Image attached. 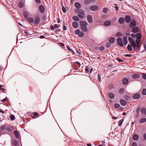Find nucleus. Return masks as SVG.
Masks as SVG:
<instances>
[{
	"mask_svg": "<svg viewBox=\"0 0 146 146\" xmlns=\"http://www.w3.org/2000/svg\"><path fill=\"white\" fill-rule=\"evenodd\" d=\"M132 146H137V144L136 142H133L132 143Z\"/></svg>",
	"mask_w": 146,
	"mask_h": 146,
	"instance_id": "603ef678",
	"label": "nucleus"
},
{
	"mask_svg": "<svg viewBox=\"0 0 146 146\" xmlns=\"http://www.w3.org/2000/svg\"><path fill=\"white\" fill-rule=\"evenodd\" d=\"M98 6L96 5H93L90 8V9L92 11H96L98 9Z\"/></svg>",
	"mask_w": 146,
	"mask_h": 146,
	"instance_id": "423d86ee",
	"label": "nucleus"
},
{
	"mask_svg": "<svg viewBox=\"0 0 146 146\" xmlns=\"http://www.w3.org/2000/svg\"><path fill=\"white\" fill-rule=\"evenodd\" d=\"M139 44H136V45L135 47H133V49L135 50H136L137 48H139Z\"/></svg>",
	"mask_w": 146,
	"mask_h": 146,
	"instance_id": "2f4dec72",
	"label": "nucleus"
},
{
	"mask_svg": "<svg viewBox=\"0 0 146 146\" xmlns=\"http://www.w3.org/2000/svg\"><path fill=\"white\" fill-rule=\"evenodd\" d=\"M142 93L143 95H146V89H144L142 90Z\"/></svg>",
	"mask_w": 146,
	"mask_h": 146,
	"instance_id": "c9c22d12",
	"label": "nucleus"
},
{
	"mask_svg": "<svg viewBox=\"0 0 146 146\" xmlns=\"http://www.w3.org/2000/svg\"><path fill=\"white\" fill-rule=\"evenodd\" d=\"M117 44L120 46H123V44L122 42V40L121 38H118L117 39Z\"/></svg>",
	"mask_w": 146,
	"mask_h": 146,
	"instance_id": "0eeeda50",
	"label": "nucleus"
},
{
	"mask_svg": "<svg viewBox=\"0 0 146 146\" xmlns=\"http://www.w3.org/2000/svg\"><path fill=\"white\" fill-rule=\"evenodd\" d=\"M91 3V0H86L84 1V3L86 4H88Z\"/></svg>",
	"mask_w": 146,
	"mask_h": 146,
	"instance_id": "4c0bfd02",
	"label": "nucleus"
},
{
	"mask_svg": "<svg viewBox=\"0 0 146 146\" xmlns=\"http://www.w3.org/2000/svg\"><path fill=\"white\" fill-rule=\"evenodd\" d=\"M120 105L119 104L116 103L115 104L114 107L116 108H118L119 107Z\"/></svg>",
	"mask_w": 146,
	"mask_h": 146,
	"instance_id": "a19ab883",
	"label": "nucleus"
},
{
	"mask_svg": "<svg viewBox=\"0 0 146 146\" xmlns=\"http://www.w3.org/2000/svg\"><path fill=\"white\" fill-rule=\"evenodd\" d=\"M10 118L11 120H14L15 119V117L14 115H12L10 116Z\"/></svg>",
	"mask_w": 146,
	"mask_h": 146,
	"instance_id": "ea45409f",
	"label": "nucleus"
},
{
	"mask_svg": "<svg viewBox=\"0 0 146 146\" xmlns=\"http://www.w3.org/2000/svg\"><path fill=\"white\" fill-rule=\"evenodd\" d=\"M92 70H93V68L90 66V68L89 69V71L88 72H89V73H91V72L92 71Z\"/></svg>",
	"mask_w": 146,
	"mask_h": 146,
	"instance_id": "13d9d810",
	"label": "nucleus"
},
{
	"mask_svg": "<svg viewBox=\"0 0 146 146\" xmlns=\"http://www.w3.org/2000/svg\"><path fill=\"white\" fill-rule=\"evenodd\" d=\"M123 42L125 45H126L127 44V38L126 36H124L123 37Z\"/></svg>",
	"mask_w": 146,
	"mask_h": 146,
	"instance_id": "f8f14e48",
	"label": "nucleus"
},
{
	"mask_svg": "<svg viewBox=\"0 0 146 146\" xmlns=\"http://www.w3.org/2000/svg\"><path fill=\"white\" fill-rule=\"evenodd\" d=\"M90 68V66L88 65L85 68V70L86 72H88L89 71V69Z\"/></svg>",
	"mask_w": 146,
	"mask_h": 146,
	"instance_id": "473e14b6",
	"label": "nucleus"
},
{
	"mask_svg": "<svg viewBox=\"0 0 146 146\" xmlns=\"http://www.w3.org/2000/svg\"><path fill=\"white\" fill-rule=\"evenodd\" d=\"M12 144L13 145L16 146L17 145L18 143L16 140H13L12 141Z\"/></svg>",
	"mask_w": 146,
	"mask_h": 146,
	"instance_id": "e433bc0d",
	"label": "nucleus"
},
{
	"mask_svg": "<svg viewBox=\"0 0 146 146\" xmlns=\"http://www.w3.org/2000/svg\"><path fill=\"white\" fill-rule=\"evenodd\" d=\"M74 33L76 35H78V36L80 37H82L84 35L82 31H80V30L78 29L76 30Z\"/></svg>",
	"mask_w": 146,
	"mask_h": 146,
	"instance_id": "7ed1b4c3",
	"label": "nucleus"
},
{
	"mask_svg": "<svg viewBox=\"0 0 146 146\" xmlns=\"http://www.w3.org/2000/svg\"><path fill=\"white\" fill-rule=\"evenodd\" d=\"M139 28L136 27H134L132 29V32L134 33H137L139 31Z\"/></svg>",
	"mask_w": 146,
	"mask_h": 146,
	"instance_id": "dca6fc26",
	"label": "nucleus"
},
{
	"mask_svg": "<svg viewBox=\"0 0 146 146\" xmlns=\"http://www.w3.org/2000/svg\"><path fill=\"white\" fill-rule=\"evenodd\" d=\"M118 22L120 24H123L124 22V19L122 17L120 18L118 20Z\"/></svg>",
	"mask_w": 146,
	"mask_h": 146,
	"instance_id": "412c9836",
	"label": "nucleus"
},
{
	"mask_svg": "<svg viewBox=\"0 0 146 146\" xmlns=\"http://www.w3.org/2000/svg\"><path fill=\"white\" fill-rule=\"evenodd\" d=\"M104 49V47L103 46H101L99 47V50L101 51H103Z\"/></svg>",
	"mask_w": 146,
	"mask_h": 146,
	"instance_id": "37998d69",
	"label": "nucleus"
},
{
	"mask_svg": "<svg viewBox=\"0 0 146 146\" xmlns=\"http://www.w3.org/2000/svg\"><path fill=\"white\" fill-rule=\"evenodd\" d=\"M54 26H53L52 25H51V26H50V29H51V30H54V29H55V28H54Z\"/></svg>",
	"mask_w": 146,
	"mask_h": 146,
	"instance_id": "052dcab7",
	"label": "nucleus"
},
{
	"mask_svg": "<svg viewBox=\"0 0 146 146\" xmlns=\"http://www.w3.org/2000/svg\"><path fill=\"white\" fill-rule=\"evenodd\" d=\"M124 98L126 100H128L129 99V97L127 95H125L124 96Z\"/></svg>",
	"mask_w": 146,
	"mask_h": 146,
	"instance_id": "8fccbe9b",
	"label": "nucleus"
},
{
	"mask_svg": "<svg viewBox=\"0 0 146 146\" xmlns=\"http://www.w3.org/2000/svg\"><path fill=\"white\" fill-rule=\"evenodd\" d=\"M40 20V17L38 15L36 16L35 17V20L34 21L35 24L36 25H38L39 23Z\"/></svg>",
	"mask_w": 146,
	"mask_h": 146,
	"instance_id": "39448f33",
	"label": "nucleus"
},
{
	"mask_svg": "<svg viewBox=\"0 0 146 146\" xmlns=\"http://www.w3.org/2000/svg\"><path fill=\"white\" fill-rule=\"evenodd\" d=\"M111 23L109 21H107L104 23V25L106 26H108L110 25Z\"/></svg>",
	"mask_w": 146,
	"mask_h": 146,
	"instance_id": "c756f323",
	"label": "nucleus"
},
{
	"mask_svg": "<svg viewBox=\"0 0 146 146\" xmlns=\"http://www.w3.org/2000/svg\"><path fill=\"white\" fill-rule=\"evenodd\" d=\"M24 5L23 3L22 2H20L19 3V6L20 8H22Z\"/></svg>",
	"mask_w": 146,
	"mask_h": 146,
	"instance_id": "f704fd0d",
	"label": "nucleus"
},
{
	"mask_svg": "<svg viewBox=\"0 0 146 146\" xmlns=\"http://www.w3.org/2000/svg\"><path fill=\"white\" fill-rule=\"evenodd\" d=\"M1 129H5V125H2L0 128Z\"/></svg>",
	"mask_w": 146,
	"mask_h": 146,
	"instance_id": "0e129e2a",
	"label": "nucleus"
},
{
	"mask_svg": "<svg viewBox=\"0 0 146 146\" xmlns=\"http://www.w3.org/2000/svg\"><path fill=\"white\" fill-rule=\"evenodd\" d=\"M109 97L111 99H113L114 98V95L112 93H109L108 94Z\"/></svg>",
	"mask_w": 146,
	"mask_h": 146,
	"instance_id": "a878e982",
	"label": "nucleus"
},
{
	"mask_svg": "<svg viewBox=\"0 0 146 146\" xmlns=\"http://www.w3.org/2000/svg\"><path fill=\"white\" fill-rule=\"evenodd\" d=\"M54 28L55 29H56L58 27V25L57 24H55L54 26Z\"/></svg>",
	"mask_w": 146,
	"mask_h": 146,
	"instance_id": "680f3d73",
	"label": "nucleus"
},
{
	"mask_svg": "<svg viewBox=\"0 0 146 146\" xmlns=\"http://www.w3.org/2000/svg\"><path fill=\"white\" fill-rule=\"evenodd\" d=\"M123 120H120L118 121V123H119V125L120 126L122 125V123L123 122Z\"/></svg>",
	"mask_w": 146,
	"mask_h": 146,
	"instance_id": "a18cd8bd",
	"label": "nucleus"
},
{
	"mask_svg": "<svg viewBox=\"0 0 146 146\" xmlns=\"http://www.w3.org/2000/svg\"><path fill=\"white\" fill-rule=\"evenodd\" d=\"M117 60L119 62H121L123 61L121 59L119 58H118Z\"/></svg>",
	"mask_w": 146,
	"mask_h": 146,
	"instance_id": "338daca9",
	"label": "nucleus"
},
{
	"mask_svg": "<svg viewBox=\"0 0 146 146\" xmlns=\"http://www.w3.org/2000/svg\"><path fill=\"white\" fill-rule=\"evenodd\" d=\"M108 9L107 8H105L103 9V11L104 13H106L107 12Z\"/></svg>",
	"mask_w": 146,
	"mask_h": 146,
	"instance_id": "3c124183",
	"label": "nucleus"
},
{
	"mask_svg": "<svg viewBox=\"0 0 146 146\" xmlns=\"http://www.w3.org/2000/svg\"><path fill=\"white\" fill-rule=\"evenodd\" d=\"M75 64H77L79 67H80V63L79 62H76L75 63Z\"/></svg>",
	"mask_w": 146,
	"mask_h": 146,
	"instance_id": "bf43d9fd",
	"label": "nucleus"
},
{
	"mask_svg": "<svg viewBox=\"0 0 146 146\" xmlns=\"http://www.w3.org/2000/svg\"><path fill=\"white\" fill-rule=\"evenodd\" d=\"M77 13H78V16L81 19L84 18L85 15V11L82 9H79L78 10Z\"/></svg>",
	"mask_w": 146,
	"mask_h": 146,
	"instance_id": "f03ea898",
	"label": "nucleus"
},
{
	"mask_svg": "<svg viewBox=\"0 0 146 146\" xmlns=\"http://www.w3.org/2000/svg\"><path fill=\"white\" fill-rule=\"evenodd\" d=\"M141 113L144 114L146 115V110L145 108H141Z\"/></svg>",
	"mask_w": 146,
	"mask_h": 146,
	"instance_id": "393cba45",
	"label": "nucleus"
},
{
	"mask_svg": "<svg viewBox=\"0 0 146 146\" xmlns=\"http://www.w3.org/2000/svg\"><path fill=\"white\" fill-rule=\"evenodd\" d=\"M2 85H0V89L1 90L3 91H5V90L3 88H2Z\"/></svg>",
	"mask_w": 146,
	"mask_h": 146,
	"instance_id": "6e6d98bb",
	"label": "nucleus"
},
{
	"mask_svg": "<svg viewBox=\"0 0 146 146\" xmlns=\"http://www.w3.org/2000/svg\"><path fill=\"white\" fill-rule=\"evenodd\" d=\"M87 19L88 22L90 23L92 22L93 19L92 16L90 15H88L87 16Z\"/></svg>",
	"mask_w": 146,
	"mask_h": 146,
	"instance_id": "1a4fd4ad",
	"label": "nucleus"
},
{
	"mask_svg": "<svg viewBox=\"0 0 146 146\" xmlns=\"http://www.w3.org/2000/svg\"><path fill=\"white\" fill-rule=\"evenodd\" d=\"M124 91V89L123 88H121L119 90V93L121 94L123 93Z\"/></svg>",
	"mask_w": 146,
	"mask_h": 146,
	"instance_id": "79ce46f5",
	"label": "nucleus"
},
{
	"mask_svg": "<svg viewBox=\"0 0 146 146\" xmlns=\"http://www.w3.org/2000/svg\"><path fill=\"white\" fill-rule=\"evenodd\" d=\"M143 137L144 139L146 140V134H145L143 135Z\"/></svg>",
	"mask_w": 146,
	"mask_h": 146,
	"instance_id": "774afa93",
	"label": "nucleus"
},
{
	"mask_svg": "<svg viewBox=\"0 0 146 146\" xmlns=\"http://www.w3.org/2000/svg\"><path fill=\"white\" fill-rule=\"evenodd\" d=\"M136 44H139L141 42V39H137L136 40Z\"/></svg>",
	"mask_w": 146,
	"mask_h": 146,
	"instance_id": "c03bdc74",
	"label": "nucleus"
},
{
	"mask_svg": "<svg viewBox=\"0 0 146 146\" xmlns=\"http://www.w3.org/2000/svg\"><path fill=\"white\" fill-rule=\"evenodd\" d=\"M139 138V136L137 134H135L133 135V138L135 140H137Z\"/></svg>",
	"mask_w": 146,
	"mask_h": 146,
	"instance_id": "5701e85b",
	"label": "nucleus"
},
{
	"mask_svg": "<svg viewBox=\"0 0 146 146\" xmlns=\"http://www.w3.org/2000/svg\"><path fill=\"white\" fill-rule=\"evenodd\" d=\"M29 15V13L26 11H24L23 13V16L24 18L26 19L28 17Z\"/></svg>",
	"mask_w": 146,
	"mask_h": 146,
	"instance_id": "9d476101",
	"label": "nucleus"
},
{
	"mask_svg": "<svg viewBox=\"0 0 146 146\" xmlns=\"http://www.w3.org/2000/svg\"><path fill=\"white\" fill-rule=\"evenodd\" d=\"M135 36L137 39H141V35L139 33H137L136 34Z\"/></svg>",
	"mask_w": 146,
	"mask_h": 146,
	"instance_id": "c85d7f7f",
	"label": "nucleus"
},
{
	"mask_svg": "<svg viewBox=\"0 0 146 146\" xmlns=\"http://www.w3.org/2000/svg\"><path fill=\"white\" fill-rule=\"evenodd\" d=\"M131 56H132L131 54H126L125 55V56L126 57H131Z\"/></svg>",
	"mask_w": 146,
	"mask_h": 146,
	"instance_id": "5fc2aeb1",
	"label": "nucleus"
},
{
	"mask_svg": "<svg viewBox=\"0 0 146 146\" xmlns=\"http://www.w3.org/2000/svg\"><path fill=\"white\" fill-rule=\"evenodd\" d=\"M75 7L79 9L81 7V4L78 2H76L74 4Z\"/></svg>",
	"mask_w": 146,
	"mask_h": 146,
	"instance_id": "6ab92c4d",
	"label": "nucleus"
},
{
	"mask_svg": "<svg viewBox=\"0 0 146 146\" xmlns=\"http://www.w3.org/2000/svg\"><path fill=\"white\" fill-rule=\"evenodd\" d=\"M131 25L130 26V27H131V25L132 26H135L136 25V22L133 19L131 21Z\"/></svg>",
	"mask_w": 146,
	"mask_h": 146,
	"instance_id": "4468645a",
	"label": "nucleus"
},
{
	"mask_svg": "<svg viewBox=\"0 0 146 146\" xmlns=\"http://www.w3.org/2000/svg\"><path fill=\"white\" fill-rule=\"evenodd\" d=\"M33 115L35 116H37L38 115V114L36 112H34L33 113Z\"/></svg>",
	"mask_w": 146,
	"mask_h": 146,
	"instance_id": "69168bd1",
	"label": "nucleus"
},
{
	"mask_svg": "<svg viewBox=\"0 0 146 146\" xmlns=\"http://www.w3.org/2000/svg\"><path fill=\"white\" fill-rule=\"evenodd\" d=\"M133 98L134 99H137L140 98V95L139 94H136L133 96Z\"/></svg>",
	"mask_w": 146,
	"mask_h": 146,
	"instance_id": "aec40b11",
	"label": "nucleus"
},
{
	"mask_svg": "<svg viewBox=\"0 0 146 146\" xmlns=\"http://www.w3.org/2000/svg\"><path fill=\"white\" fill-rule=\"evenodd\" d=\"M72 18L73 19L74 21H78L79 20V19L78 17L75 16H73Z\"/></svg>",
	"mask_w": 146,
	"mask_h": 146,
	"instance_id": "bb28decb",
	"label": "nucleus"
},
{
	"mask_svg": "<svg viewBox=\"0 0 146 146\" xmlns=\"http://www.w3.org/2000/svg\"><path fill=\"white\" fill-rule=\"evenodd\" d=\"M120 103L121 105L125 106L126 104V102L125 100L123 99H121L120 101Z\"/></svg>",
	"mask_w": 146,
	"mask_h": 146,
	"instance_id": "a211bd4d",
	"label": "nucleus"
},
{
	"mask_svg": "<svg viewBox=\"0 0 146 146\" xmlns=\"http://www.w3.org/2000/svg\"><path fill=\"white\" fill-rule=\"evenodd\" d=\"M67 48H68V50H69V51H71L72 52L74 53V52L70 48V47L68 45H67Z\"/></svg>",
	"mask_w": 146,
	"mask_h": 146,
	"instance_id": "09e8293b",
	"label": "nucleus"
},
{
	"mask_svg": "<svg viewBox=\"0 0 146 146\" xmlns=\"http://www.w3.org/2000/svg\"><path fill=\"white\" fill-rule=\"evenodd\" d=\"M72 25L74 28L76 29L78 27V24L77 22L74 21L72 23Z\"/></svg>",
	"mask_w": 146,
	"mask_h": 146,
	"instance_id": "6e6552de",
	"label": "nucleus"
},
{
	"mask_svg": "<svg viewBox=\"0 0 146 146\" xmlns=\"http://www.w3.org/2000/svg\"><path fill=\"white\" fill-rule=\"evenodd\" d=\"M7 100V98H5L4 99L2 100V102H4L5 101Z\"/></svg>",
	"mask_w": 146,
	"mask_h": 146,
	"instance_id": "e2e57ef3",
	"label": "nucleus"
},
{
	"mask_svg": "<svg viewBox=\"0 0 146 146\" xmlns=\"http://www.w3.org/2000/svg\"><path fill=\"white\" fill-rule=\"evenodd\" d=\"M121 35V33H120V32H119V33H118L117 34H116V36H120Z\"/></svg>",
	"mask_w": 146,
	"mask_h": 146,
	"instance_id": "4d7b16f0",
	"label": "nucleus"
},
{
	"mask_svg": "<svg viewBox=\"0 0 146 146\" xmlns=\"http://www.w3.org/2000/svg\"><path fill=\"white\" fill-rule=\"evenodd\" d=\"M79 23L81 26V29L84 32H87L88 30L86 27L87 25V22L83 21H80Z\"/></svg>",
	"mask_w": 146,
	"mask_h": 146,
	"instance_id": "f257e3e1",
	"label": "nucleus"
},
{
	"mask_svg": "<svg viewBox=\"0 0 146 146\" xmlns=\"http://www.w3.org/2000/svg\"><path fill=\"white\" fill-rule=\"evenodd\" d=\"M142 75V77L144 79L146 80V74L144 73H141Z\"/></svg>",
	"mask_w": 146,
	"mask_h": 146,
	"instance_id": "58836bf2",
	"label": "nucleus"
},
{
	"mask_svg": "<svg viewBox=\"0 0 146 146\" xmlns=\"http://www.w3.org/2000/svg\"><path fill=\"white\" fill-rule=\"evenodd\" d=\"M146 121V118H143L139 120V122L141 123H144Z\"/></svg>",
	"mask_w": 146,
	"mask_h": 146,
	"instance_id": "b1692460",
	"label": "nucleus"
},
{
	"mask_svg": "<svg viewBox=\"0 0 146 146\" xmlns=\"http://www.w3.org/2000/svg\"><path fill=\"white\" fill-rule=\"evenodd\" d=\"M115 40V38L113 37L109 39V42L111 43H113L114 42Z\"/></svg>",
	"mask_w": 146,
	"mask_h": 146,
	"instance_id": "cd10ccee",
	"label": "nucleus"
},
{
	"mask_svg": "<svg viewBox=\"0 0 146 146\" xmlns=\"http://www.w3.org/2000/svg\"><path fill=\"white\" fill-rule=\"evenodd\" d=\"M106 46L107 48H110L111 46V44L110 43H107L106 44Z\"/></svg>",
	"mask_w": 146,
	"mask_h": 146,
	"instance_id": "de8ad7c7",
	"label": "nucleus"
},
{
	"mask_svg": "<svg viewBox=\"0 0 146 146\" xmlns=\"http://www.w3.org/2000/svg\"><path fill=\"white\" fill-rule=\"evenodd\" d=\"M98 80L100 82H101V76L100 74H98Z\"/></svg>",
	"mask_w": 146,
	"mask_h": 146,
	"instance_id": "49530a36",
	"label": "nucleus"
},
{
	"mask_svg": "<svg viewBox=\"0 0 146 146\" xmlns=\"http://www.w3.org/2000/svg\"><path fill=\"white\" fill-rule=\"evenodd\" d=\"M140 77L139 75L137 74H135L132 75V77L133 78L136 79L139 78Z\"/></svg>",
	"mask_w": 146,
	"mask_h": 146,
	"instance_id": "4be33fe9",
	"label": "nucleus"
},
{
	"mask_svg": "<svg viewBox=\"0 0 146 146\" xmlns=\"http://www.w3.org/2000/svg\"><path fill=\"white\" fill-rule=\"evenodd\" d=\"M124 85L127 84L128 82V80L126 78H124L122 81Z\"/></svg>",
	"mask_w": 146,
	"mask_h": 146,
	"instance_id": "2eb2a0df",
	"label": "nucleus"
},
{
	"mask_svg": "<svg viewBox=\"0 0 146 146\" xmlns=\"http://www.w3.org/2000/svg\"><path fill=\"white\" fill-rule=\"evenodd\" d=\"M14 134L15 135L16 137L17 138H19V134L18 132L17 131H15L14 132Z\"/></svg>",
	"mask_w": 146,
	"mask_h": 146,
	"instance_id": "7c9ffc66",
	"label": "nucleus"
},
{
	"mask_svg": "<svg viewBox=\"0 0 146 146\" xmlns=\"http://www.w3.org/2000/svg\"><path fill=\"white\" fill-rule=\"evenodd\" d=\"M125 19L126 22L129 23L131 21L130 17L129 15H126L125 16Z\"/></svg>",
	"mask_w": 146,
	"mask_h": 146,
	"instance_id": "9b49d317",
	"label": "nucleus"
},
{
	"mask_svg": "<svg viewBox=\"0 0 146 146\" xmlns=\"http://www.w3.org/2000/svg\"><path fill=\"white\" fill-rule=\"evenodd\" d=\"M39 10L41 13H43L44 11V7L42 5H40L39 7Z\"/></svg>",
	"mask_w": 146,
	"mask_h": 146,
	"instance_id": "ddd939ff",
	"label": "nucleus"
},
{
	"mask_svg": "<svg viewBox=\"0 0 146 146\" xmlns=\"http://www.w3.org/2000/svg\"><path fill=\"white\" fill-rule=\"evenodd\" d=\"M62 10L64 13H66V9H65L64 6L62 7Z\"/></svg>",
	"mask_w": 146,
	"mask_h": 146,
	"instance_id": "864d4df0",
	"label": "nucleus"
},
{
	"mask_svg": "<svg viewBox=\"0 0 146 146\" xmlns=\"http://www.w3.org/2000/svg\"><path fill=\"white\" fill-rule=\"evenodd\" d=\"M26 19L30 23H33L34 19L32 18L28 17Z\"/></svg>",
	"mask_w": 146,
	"mask_h": 146,
	"instance_id": "f3484780",
	"label": "nucleus"
},
{
	"mask_svg": "<svg viewBox=\"0 0 146 146\" xmlns=\"http://www.w3.org/2000/svg\"><path fill=\"white\" fill-rule=\"evenodd\" d=\"M127 49L129 51H131L132 50V48L130 44H128L127 45Z\"/></svg>",
	"mask_w": 146,
	"mask_h": 146,
	"instance_id": "72a5a7b5",
	"label": "nucleus"
},
{
	"mask_svg": "<svg viewBox=\"0 0 146 146\" xmlns=\"http://www.w3.org/2000/svg\"><path fill=\"white\" fill-rule=\"evenodd\" d=\"M129 41L130 42L131 46L133 47H135L136 45L135 42L133 40L132 38L129 37L128 38Z\"/></svg>",
	"mask_w": 146,
	"mask_h": 146,
	"instance_id": "20e7f679",
	"label": "nucleus"
}]
</instances>
